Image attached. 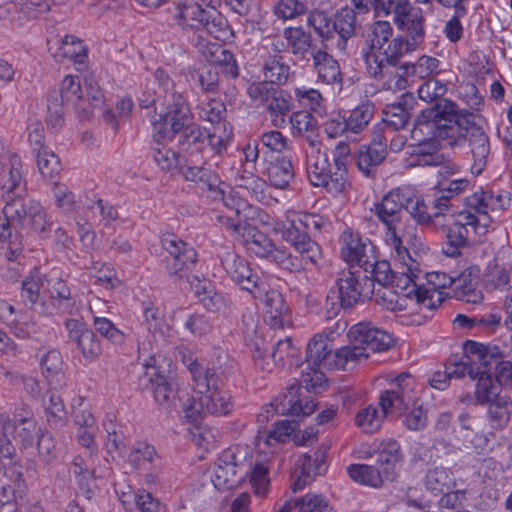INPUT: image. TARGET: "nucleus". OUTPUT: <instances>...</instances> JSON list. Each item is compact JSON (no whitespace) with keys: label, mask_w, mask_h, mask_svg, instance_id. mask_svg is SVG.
<instances>
[{"label":"nucleus","mask_w":512,"mask_h":512,"mask_svg":"<svg viewBox=\"0 0 512 512\" xmlns=\"http://www.w3.org/2000/svg\"><path fill=\"white\" fill-rule=\"evenodd\" d=\"M206 9L200 3L194 0H185L177 7L175 20L183 29L193 28L201 16H205Z\"/></svg>","instance_id":"47"},{"label":"nucleus","mask_w":512,"mask_h":512,"mask_svg":"<svg viewBox=\"0 0 512 512\" xmlns=\"http://www.w3.org/2000/svg\"><path fill=\"white\" fill-rule=\"evenodd\" d=\"M51 93H57L62 102L66 105H72L81 120H89L93 116V111L86 106L78 76L68 75L64 77L60 89Z\"/></svg>","instance_id":"21"},{"label":"nucleus","mask_w":512,"mask_h":512,"mask_svg":"<svg viewBox=\"0 0 512 512\" xmlns=\"http://www.w3.org/2000/svg\"><path fill=\"white\" fill-rule=\"evenodd\" d=\"M355 355V351L348 350V346L333 350L332 339L324 333H319L308 342L306 358L301 365L306 366L308 370H319L321 367L345 369L349 357Z\"/></svg>","instance_id":"7"},{"label":"nucleus","mask_w":512,"mask_h":512,"mask_svg":"<svg viewBox=\"0 0 512 512\" xmlns=\"http://www.w3.org/2000/svg\"><path fill=\"white\" fill-rule=\"evenodd\" d=\"M374 113V104L366 101L354 108L349 116L345 118L346 125L352 133L361 132L370 122Z\"/></svg>","instance_id":"52"},{"label":"nucleus","mask_w":512,"mask_h":512,"mask_svg":"<svg viewBox=\"0 0 512 512\" xmlns=\"http://www.w3.org/2000/svg\"><path fill=\"white\" fill-rule=\"evenodd\" d=\"M192 119L186 99L180 93L173 92L166 98V111L159 114V120L153 123L154 136L166 138L168 133L179 131Z\"/></svg>","instance_id":"14"},{"label":"nucleus","mask_w":512,"mask_h":512,"mask_svg":"<svg viewBox=\"0 0 512 512\" xmlns=\"http://www.w3.org/2000/svg\"><path fill=\"white\" fill-rule=\"evenodd\" d=\"M179 169L187 181L201 184L207 190H213L218 183V176L205 164L197 165L192 160H185Z\"/></svg>","instance_id":"29"},{"label":"nucleus","mask_w":512,"mask_h":512,"mask_svg":"<svg viewBox=\"0 0 512 512\" xmlns=\"http://www.w3.org/2000/svg\"><path fill=\"white\" fill-rule=\"evenodd\" d=\"M387 416L383 412L380 414L376 407L369 405L357 413L355 424L363 432L372 434L381 428L383 420Z\"/></svg>","instance_id":"53"},{"label":"nucleus","mask_w":512,"mask_h":512,"mask_svg":"<svg viewBox=\"0 0 512 512\" xmlns=\"http://www.w3.org/2000/svg\"><path fill=\"white\" fill-rule=\"evenodd\" d=\"M334 35H338L336 43L340 51H345L347 42L356 32V13L350 7H343L336 11L333 16Z\"/></svg>","instance_id":"25"},{"label":"nucleus","mask_w":512,"mask_h":512,"mask_svg":"<svg viewBox=\"0 0 512 512\" xmlns=\"http://www.w3.org/2000/svg\"><path fill=\"white\" fill-rule=\"evenodd\" d=\"M384 115L385 128L390 129L391 132L405 128L410 118L407 105L403 101L387 105Z\"/></svg>","instance_id":"48"},{"label":"nucleus","mask_w":512,"mask_h":512,"mask_svg":"<svg viewBox=\"0 0 512 512\" xmlns=\"http://www.w3.org/2000/svg\"><path fill=\"white\" fill-rule=\"evenodd\" d=\"M348 337L352 346L348 350H354L355 356L349 357V361H359L361 358L367 359L370 353H376L388 350L393 337L386 331L372 325L371 322H360L353 325Z\"/></svg>","instance_id":"8"},{"label":"nucleus","mask_w":512,"mask_h":512,"mask_svg":"<svg viewBox=\"0 0 512 512\" xmlns=\"http://www.w3.org/2000/svg\"><path fill=\"white\" fill-rule=\"evenodd\" d=\"M393 35L388 21H375L367 37L369 51L364 53L368 74L375 80L385 78L386 66L396 67L404 54V38L395 37L386 46Z\"/></svg>","instance_id":"2"},{"label":"nucleus","mask_w":512,"mask_h":512,"mask_svg":"<svg viewBox=\"0 0 512 512\" xmlns=\"http://www.w3.org/2000/svg\"><path fill=\"white\" fill-rule=\"evenodd\" d=\"M236 454L228 449L221 453L215 462V470L212 483L217 490H230L237 487L243 480V475L238 473Z\"/></svg>","instance_id":"18"},{"label":"nucleus","mask_w":512,"mask_h":512,"mask_svg":"<svg viewBox=\"0 0 512 512\" xmlns=\"http://www.w3.org/2000/svg\"><path fill=\"white\" fill-rule=\"evenodd\" d=\"M0 455L2 458L12 460L16 457V447L13 440L17 441V418L11 419L9 416H0Z\"/></svg>","instance_id":"41"},{"label":"nucleus","mask_w":512,"mask_h":512,"mask_svg":"<svg viewBox=\"0 0 512 512\" xmlns=\"http://www.w3.org/2000/svg\"><path fill=\"white\" fill-rule=\"evenodd\" d=\"M213 62L221 67L222 73L229 78H237L239 75V68L236 63L234 54L229 50L218 47L212 54Z\"/></svg>","instance_id":"64"},{"label":"nucleus","mask_w":512,"mask_h":512,"mask_svg":"<svg viewBox=\"0 0 512 512\" xmlns=\"http://www.w3.org/2000/svg\"><path fill=\"white\" fill-rule=\"evenodd\" d=\"M485 281L487 286L492 289H508L510 283L509 270L504 265H500L496 260H493L487 266Z\"/></svg>","instance_id":"55"},{"label":"nucleus","mask_w":512,"mask_h":512,"mask_svg":"<svg viewBox=\"0 0 512 512\" xmlns=\"http://www.w3.org/2000/svg\"><path fill=\"white\" fill-rule=\"evenodd\" d=\"M130 464L137 469H156L159 457L153 446L148 443H138L129 454Z\"/></svg>","instance_id":"44"},{"label":"nucleus","mask_w":512,"mask_h":512,"mask_svg":"<svg viewBox=\"0 0 512 512\" xmlns=\"http://www.w3.org/2000/svg\"><path fill=\"white\" fill-rule=\"evenodd\" d=\"M50 286V281L39 269L35 268L29 277L22 282L21 297L26 306H34L40 296V290Z\"/></svg>","instance_id":"42"},{"label":"nucleus","mask_w":512,"mask_h":512,"mask_svg":"<svg viewBox=\"0 0 512 512\" xmlns=\"http://www.w3.org/2000/svg\"><path fill=\"white\" fill-rule=\"evenodd\" d=\"M264 297L266 321L272 328H282L284 318L289 314L290 309L286 304L282 294L277 290H266L262 294Z\"/></svg>","instance_id":"26"},{"label":"nucleus","mask_w":512,"mask_h":512,"mask_svg":"<svg viewBox=\"0 0 512 512\" xmlns=\"http://www.w3.org/2000/svg\"><path fill=\"white\" fill-rule=\"evenodd\" d=\"M39 432L40 428L37 427L34 419L28 417L17 419L16 436L23 449L33 446Z\"/></svg>","instance_id":"61"},{"label":"nucleus","mask_w":512,"mask_h":512,"mask_svg":"<svg viewBox=\"0 0 512 512\" xmlns=\"http://www.w3.org/2000/svg\"><path fill=\"white\" fill-rule=\"evenodd\" d=\"M65 328L68 331L69 339L77 345L85 359L93 360L101 354L102 348L99 339L85 323L76 319H68L65 321Z\"/></svg>","instance_id":"19"},{"label":"nucleus","mask_w":512,"mask_h":512,"mask_svg":"<svg viewBox=\"0 0 512 512\" xmlns=\"http://www.w3.org/2000/svg\"><path fill=\"white\" fill-rule=\"evenodd\" d=\"M20 158L17 155H13L10 161V167L8 170V178L4 180L6 165L3 161V157L0 156V187L2 190L8 192L20 188L22 184V173L19 169ZM3 195L0 193V205L2 204Z\"/></svg>","instance_id":"49"},{"label":"nucleus","mask_w":512,"mask_h":512,"mask_svg":"<svg viewBox=\"0 0 512 512\" xmlns=\"http://www.w3.org/2000/svg\"><path fill=\"white\" fill-rule=\"evenodd\" d=\"M400 444L394 439L383 440L377 452L375 465L352 464L348 474L355 482L373 488H380L385 481H394L396 465L401 461Z\"/></svg>","instance_id":"3"},{"label":"nucleus","mask_w":512,"mask_h":512,"mask_svg":"<svg viewBox=\"0 0 512 512\" xmlns=\"http://www.w3.org/2000/svg\"><path fill=\"white\" fill-rule=\"evenodd\" d=\"M156 145L152 147L151 153L156 164L164 171H171L180 168L181 160L178 153L165 147L160 141L166 138H159L153 135Z\"/></svg>","instance_id":"50"},{"label":"nucleus","mask_w":512,"mask_h":512,"mask_svg":"<svg viewBox=\"0 0 512 512\" xmlns=\"http://www.w3.org/2000/svg\"><path fill=\"white\" fill-rule=\"evenodd\" d=\"M293 134L306 139L311 149L320 144L318 137V123L316 118L308 111H297L290 116Z\"/></svg>","instance_id":"27"},{"label":"nucleus","mask_w":512,"mask_h":512,"mask_svg":"<svg viewBox=\"0 0 512 512\" xmlns=\"http://www.w3.org/2000/svg\"><path fill=\"white\" fill-rule=\"evenodd\" d=\"M7 326L18 339H33L39 334V326L26 314H18L7 323Z\"/></svg>","instance_id":"54"},{"label":"nucleus","mask_w":512,"mask_h":512,"mask_svg":"<svg viewBox=\"0 0 512 512\" xmlns=\"http://www.w3.org/2000/svg\"><path fill=\"white\" fill-rule=\"evenodd\" d=\"M253 170L254 168L241 166L235 173L234 183L238 188L246 190L252 198L262 202L266 198L267 183L255 175Z\"/></svg>","instance_id":"28"},{"label":"nucleus","mask_w":512,"mask_h":512,"mask_svg":"<svg viewBox=\"0 0 512 512\" xmlns=\"http://www.w3.org/2000/svg\"><path fill=\"white\" fill-rule=\"evenodd\" d=\"M161 243L170 255L169 258H166L169 276L177 279H189V275L192 274L197 263L196 250L175 234L164 235Z\"/></svg>","instance_id":"12"},{"label":"nucleus","mask_w":512,"mask_h":512,"mask_svg":"<svg viewBox=\"0 0 512 512\" xmlns=\"http://www.w3.org/2000/svg\"><path fill=\"white\" fill-rule=\"evenodd\" d=\"M293 505V508H297L298 512H323L327 511L330 506L327 498L320 494L308 493L298 498Z\"/></svg>","instance_id":"63"},{"label":"nucleus","mask_w":512,"mask_h":512,"mask_svg":"<svg viewBox=\"0 0 512 512\" xmlns=\"http://www.w3.org/2000/svg\"><path fill=\"white\" fill-rule=\"evenodd\" d=\"M67 105L60 100L57 93H50L47 99V118L49 127L59 128L65 123L64 111Z\"/></svg>","instance_id":"62"},{"label":"nucleus","mask_w":512,"mask_h":512,"mask_svg":"<svg viewBox=\"0 0 512 512\" xmlns=\"http://www.w3.org/2000/svg\"><path fill=\"white\" fill-rule=\"evenodd\" d=\"M50 286L46 285V290L50 293L53 299L58 301L59 307H62L66 312L72 313L75 303L71 297V292L66 283L59 278L49 280Z\"/></svg>","instance_id":"56"},{"label":"nucleus","mask_w":512,"mask_h":512,"mask_svg":"<svg viewBox=\"0 0 512 512\" xmlns=\"http://www.w3.org/2000/svg\"><path fill=\"white\" fill-rule=\"evenodd\" d=\"M248 94L253 100L262 103L275 126L284 123V116L291 110V97L288 93L269 82H259L249 86Z\"/></svg>","instance_id":"13"},{"label":"nucleus","mask_w":512,"mask_h":512,"mask_svg":"<svg viewBox=\"0 0 512 512\" xmlns=\"http://www.w3.org/2000/svg\"><path fill=\"white\" fill-rule=\"evenodd\" d=\"M42 373L51 386H61L64 380L63 360L61 353L56 349H50L40 357Z\"/></svg>","instance_id":"33"},{"label":"nucleus","mask_w":512,"mask_h":512,"mask_svg":"<svg viewBox=\"0 0 512 512\" xmlns=\"http://www.w3.org/2000/svg\"><path fill=\"white\" fill-rule=\"evenodd\" d=\"M373 210L378 219L387 227L388 235L397 254L402 255L406 253L408 255V249L402 246V239L398 235L397 226L402 219L404 210L400 194L393 191L387 193L380 202L375 204Z\"/></svg>","instance_id":"15"},{"label":"nucleus","mask_w":512,"mask_h":512,"mask_svg":"<svg viewBox=\"0 0 512 512\" xmlns=\"http://www.w3.org/2000/svg\"><path fill=\"white\" fill-rule=\"evenodd\" d=\"M337 295L326 297L325 308L327 317L336 316L340 309H350L358 302H364L371 299L374 295L372 281L363 275V270L355 269L351 266L348 270H343L338 274Z\"/></svg>","instance_id":"5"},{"label":"nucleus","mask_w":512,"mask_h":512,"mask_svg":"<svg viewBox=\"0 0 512 512\" xmlns=\"http://www.w3.org/2000/svg\"><path fill=\"white\" fill-rule=\"evenodd\" d=\"M408 38H404V53H409L416 50L419 45L424 41V18L420 12L418 15L412 17L405 24V29Z\"/></svg>","instance_id":"51"},{"label":"nucleus","mask_w":512,"mask_h":512,"mask_svg":"<svg viewBox=\"0 0 512 512\" xmlns=\"http://www.w3.org/2000/svg\"><path fill=\"white\" fill-rule=\"evenodd\" d=\"M241 237L247 249L258 257L270 258L275 249V245L271 239L253 225L246 228V231L243 232Z\"/></svg>","instance_id":"35"},{"label":"nucleus","mask_w":512,"mask_h":512,"mask_svg":"<svg viewBox=\"0 0 512 512\" xmlns=\"http://www.w3.org/2000/svg\"><path fill=\"white\" fill-rule=\"evenodd\" d=\"M290 74V67L283 62L281 55H272L268 57L264 64V75L266 80L272 86L283 85L287 82Z\"/></svg>","instance_id":"46"},{"label":"nucleus","mask_w":512,"mask_h":512,"mask_svg":"<svg viewBox=\"0 0 512 512\" xmlns=\"http://www.w3.org/2000/svg\"><path fill=\"white\" fill-rule=\"evenodd\" d=\"M361 270H363V275L372 281L373 288L375 283L383 288H387L389 284H394V273L390 263L386 260L378 261L375 253L373 254V260L365 263Z\"/></svg>","instance_id":"37"},{"label":"nucleus","mask_w":512,"mask_h":512,"mask_svg":"<svg viewBox=\"0 0 512 512\" xmlns=\"http://www.w3.org/2000/svg\"><path fill=\"white\" fill-rule=\"evenodd\" d=\"M300 351L293 345L292 339L287 337L277 341L271 352V357L275 364L286 368H300Z\"/></svg>","instance_id":"36"},{"label":"nucleus","mask_w":512,"mask_h":512,"mask_svg":"<svg viewBox=\"0 0 512 512\" xmlns=\"http://www.w3.org/2000/svg\"><path fill=\"white\" fill-rule=\"evenodd\" d=\"M55 390L54 386L47 391V399H43V406L49 426L54 429H61L66 425L67 412L62 398Z\"/></svg>","instance_id":"31"},{"label":"nucleus","mask_w":512,"mask_h":512,"mask_svg":"<svg viewBox=\"0 0 512 512\" xmlns=\"http://www.w3.org/2000/svg\"><path fill=\"white\" fill-rule=\"evenodd\" d=\"M212 14L213 18H211L210 24L205 32L216 40L222 42L230 41L234 37V32L227 19L218 11H212Z\"/></svg>","instance_id":"60"},{"label":"nucleus","mask_w":512,"mask_h":512,"mask_svg":"<svg viewBox=\"0 0 512 512\" xmlns=\"http://www.w3.org/2000/svg\"><path fill=\"white\" fill-rule=\"evenodd\" d=\"M149 369L152 372L147 371L146 374L152 385L154 399L160 406L169 409L176 400V383L173 378L158 372L156 367L152 366Z\"/></svg>","instance_id":"23"},{"label":"nucleus","mask_w":512,"mask_h":512,"mask_svg":"<svg viewBox=\"0 0 512 512\" xmlns=\"http://www.w3.org/2000/svg\"><path fill=\"white\" fill-rule=\"evenodd\" d=\"M475 388V399L476 404L484 405L485 403L491 402L497 397L502 396L500 394V384L492 377V373L486 370H480L476 379Z\"/></svg>","instance_id":"39"},{"label":"nucleus","mask_w":512,"mask_h":512,"mask_svg":"<svg viewBox=\"0 0 512 512\" xmlns=\"http://www.w3.org/2000/svg\"><path fill=\"white\" fill-rule=\"evenodd\" d=\"M373 148L370 145H361L356 154V164L358 169L367 177H375L377 167L385 160L387 152H383V147L378 145Z\"/></svg>","instance_id":"32"},{"label":"nucleus","mask_w":512,"mask_h":512,"mask_svg":"<svg viewBox=\"0 0 512 512\" xmlns=\"http://www.w3.org/2000/svg\"><path fill=\"white\" fill-rule=\"evenodd\" d=\"M446 92V84L436 78L428 79L418 89V95L421 100L433 102L430 107L434 106L439 101L446 100L442 98Z\"/></svg>","instance_id":"58"},{"label":"nucleus","mask_w":512,"mask_h":512,"mask_svg":"<svg viewBox=\"0 0 512 512\" xmlns=\"http://www.w3.org/2000/svg\"><path fill=\"white\" fill-rule=\"evenodd\" d=\"M488 405L487 416L491 426L495 429L504 428L512 413V400L506 395L491 400Z\"/></svg>","instance_id":"38"},{"label":"nucleus","mask_w":512,"mask_h":512,"mask_svg":"<svg viewBox=\"0 0 512 512\" xmlns=\"http://www.w3.org/2000/svg\"><path fill=\"white\" fill-rule=\"evenodd\" d=\"M166 138L175 140L182 152L194 154L201 152L206 147L209 131L189 121L179 131L168 133Z\"/></svg>","instance_id":"22"},{"label":"nucleus","mask_w":512,"mask_h":512,"mask_svg":"<svg viewBox=\"0 0 512 512\" xmlns=\"http://www.w3.org/2000/svg\"><path fill=\"white\" fill-rule=\"evenodd\" d=\"M425 486L432 493H445L455 486V479L450 469L434 467L426 473Z\"/></svg>","instance_id":"43"},{"label":"nucleus","mask_w":512,"mask_h":512,"mask_svg":"<svg viewBox=\"0 0 512 512\" xmlns=\"http://www.w3.org/2000/svg\"><path fill=\"white\" fill-rule=\"evenodd\" d=\"M30 207L15 224L20 229L29 230L41 238L48 237L52 230V222L47 219L46 212L38 201L34 200Z\"/></svg>","instance_id":"24"},{"label":"nucleus","mask_w":512,"mask_h":512,"mask_svg":"<svg viewBox=\"0 0 512 512\" xmlns=\"http://www.w3.org/2000/svg\"><path fill=\"white\" fill-rule=\"evenodd\" d=\"M379 406L384 415L398 417L408 430L420 431L427 426V410L409 393L382 391L379 396Z\"/></svg>","instance_id":"6"},{"label":"nucleus","mask_w":512,"mask_h":512,"mask_svg":"<svg viewBox=\"0 0 512 512\" xmlns=\"http://www.w3.org/2000/svg\"><path fill=\"white\" fill-rule=\"evenodd\" d=\"M314 66L319 79L325 84L341 82V71L338 62L324 51L312 52Z\"/></svg>","instance_id":"34"},{"label":"nucleus","mask_w":512,"mask_h":512,"mask_svg":"<svg viewBox=\"0 0 512 512\" xmlns=\"http://www.w3.org/2000/svg\"><path fill=\"white\" fill-rule=\"evenodd\" d=\"M221 265L227 276L241 289L251 293L255 299L262 298L265 282L244 257L227 250L221 255Z\"/></svg>","instance_id":"10"},{"label":"nucleus","mask_w":512,"mask_h":512,"mask_svg":"<svg viewBox=\"0 0 512 512\" xmlns=\"http://www.w3.org/2000/svg\"><path fill=\"white\" fill-rule=\"evenodd\" d=\"M186 366L191 373L194 388L202 396V404L207 413L228 415L234 407L232 397L223 389V380L216 371L193 359H188Z\"/></svg>","instance_id":"4"},{"label":"nucleus","mask_w":512,"mask_h":512,"mask_svg":"<svg viewBox=\"0 0 512 512\" xmlns=\"http://www.w3.org/2000/svg\"><path fill=\"white\" fill-rule=\"evenodd\" d=\"M307 174L313 186L324 187L334 195L342 193L348 184L344 173L334 169L329 163L328 156L321 150L320 144L307 153Z\"/></svg>","instance_id":"9"},{"label":"nucleus","mask_w":512,"mask_h":512,"mask_svg":"<svg viewBox=\"0 0 512 512\" xmlns=\"http://www.w3.org/2000/svg\"><path fill=\"white\" fill-rule=\"evenodd\" d=\"M269 183L279 189L288 187L294 177L292 161L285 156L277 157L270 161L266 168Z\"/></svg>","instance_id":"30"},{"label":"nucleus","mask_w":512,"mask_h":512,"mask_svg":"<svg viewBox=\"0 0 512 512\" xmlns=\"http://www.w3.org/2000/svg\"><path fill=\"white\" fill-rule=\"evenodd\" d=\"M464 357L473 362L474 367L491 373L493 366L503 358L502 350L497 345L483 344L473 340H466L463 344Z\"/></svg>","instance_id":"20"},{"label":"nucleus","mask_w":512,"mask_h":512,"mask_svg":"<svg viewBox=\"0 0 512 512\" xmlns=\"http://www.w3.org/2000/svg\"><path fill=\"white\" fill-rule=\"evenodd\" d=\"M37 166L44 178L53 179L59 174L61 164L58 156L51 150L36 153Z\"/></svg>","instance_id":"59"},{"label":"nucleus","mask_w":512,"mask_h":512,"mask_svg":"<svg viewBox=\"0 0 512 512\" xmlns=\"http://www.w3.org/2000/svg\"><path fill=\"white\" fill-rule=\"evenodd\" d=\"M283 37L286 39L291 52L295 56L305 57V54L312 47L311 34L306 32L301 26L286 27L283 30Z\"/></svg>","instance_id":"45"},{"label":"nucleus","mask_w":512,"mask_h":512,"mask_svg":"<svg viewBox=\"0 0 512 512\" xmlns=\"http://www.w3.org/2000/svg\"><path fill=\"white\" fill-rule=\"evenodd\" d=\"M308 24L313 27L323 41L334 38L333 17H330L325 11L312 12L308 17Z\"/></svg>","instance_id":"57"},{"label":"nucleus","mask_w":512,"mask_h":512,"mask_svg":"<svg viewBox=\"0 0 512 512\" xmlns=\"http://www.w3.org/2000/svg\"><path fill=\"white\" fill-rule=\"evenodd\" d=\"M341 257L354 266L361 269L365 263L373 260L375 247L368 238H363L358 232L347 229L341 236Z\"/></svg>","instance_id":"17"},{"label":"nucleus","mask_w":512,"mask_h":512,"mask_svg":"<svg viewBox=\"0 0 512 512\" xmlns=\"http://www.w3.org/2000/svg\"><path fill=\"white\" fill-rule=\"evenodd\" d=\"M283 239L289 243L302 259L317 266L322 259V251L319 244L314 241L309 232L303 228L296 219L290 220L282 230Z\"/></svg>","instance_id":"16"},{"label":"nucleus","mask_w":512,"mask_h":512,"mask_svg":"<svg viewBox=\"0 0 512 512\" xmlns=\"http://www.w3.org/2000/svg\"><path fill=\"white\" fill-rule=\"evenodd\" d=\"M446 241L442 244V251L449 257L461 255V249L469 245V231L459 225H450L444 229Z\"/></svg>","instance_id":"40"},{"label":"nucleus","mask_w":512,"mask_h":512,"mask_svg":"<svg viewBox=\"0 0 512 512\" xmlns=\"http://www.w3.org/2000/svg\"><path fill=\"white\" fill-rule=\"evenodd\" d=\"M444 140L454 148L469 143L473 158L472 173L479 175L490 154L489 138L475 123V115L451 100H442L422 110L415 120V131Z\"/></svg>","instance_id":"1"},{"label":"nucleus","mask_w":512,"mask_h":512,"mask_svg":"<svg viewBox=\"0 0 512 512\" xmlns=\"http://www.w3.org/2000/svg\"><path fill=\"white\" fill-rule=\"evenodd\" d=\"M286 393L277 396L270 404L264 406L258 414L260 424L267 423L274 415L309 416L315 408L316 403L312 400L300 399V389L296 383H291Z\"/></svg>","instance_id":"11"}]
</instances>
